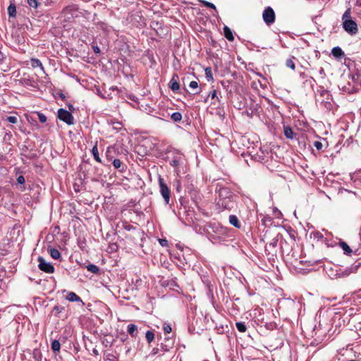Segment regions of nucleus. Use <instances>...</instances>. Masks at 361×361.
<instances>
[{
	"instance_id": "obj_1",
	"label": "nucleus",
	"mask_w": 361,
	"mask_h": 361,
	"mask_svg": "<svg viewBox=\"0 0 361 361\" xmlns=\"http://www.w3.org/2000/svg\"><path fill=\"white\" fill-rule=\"evenodd\" d=\"M81 14L79 7L76 4H70L63 8L61 11V18L63 20L67 23H73L76 18Z\"/></svg>"
},
{
	"instance_id": "obj_2",
	"label": "nucleus",
	"mask_w": 361,
	"mask_h": 361,
	"mask_svg": "<svg viewBox=\"0 0 361 361\" xmlns=\"http://www.w3.org/2000/svg\"><path fill=\"white\" fill-rule=\"evenodd\" d=\"M348 67L350 71V76L355 84H361V70L356 68L355 61L348 59Z\"/></svg>"
},
{
	"instance_id": "obj_3",
	"label": "nucleus",
	"mask_w": 361,
	"mask_h": 361,
	"mask_svg": "<svg viewBox=\"0 0 361 361\" xmlns=\"http://www.w3.org/2000/svg\"><path fill=\"white\" fill-rule=\"evenodd\" d=\"M158 181L160 193L163 197L164 202L166 204H169L171 197V190L166 183L164 179L161 176H159Z\"/></svg>"
},
{
	"instance_id": "obj_4",
	"label": "nucleus",
	"mask_w": 361,
	"mask_h": 361,
	"mask_svg": "<svg viewBox=\"0 0 361 361\" xmlns=\"http://www.w3.org/2000/svg\"><path fill=\"white\" fill-rule=\"evenodd\" d=\"M262 18L267 25H271L275 22L276 15L274 9L267 6L262 13Z\"/></svg>"
},
{
	"instance_id": "obj_5",
	"label": "nucleus",
	"mask_w": 361,
	"mask_h": 361,
	"mask_svg": "<svg viewBox=\"0 0 361 361\" xmlns=\"http://www.w3.org/2000/svg\"><path fill=\"white\" fill-rule=\"evenodd\" d=\"M58 118L68 125H73L74 123V118L72 114L64 109H59Z\"/></svg>"
},
{
	"instance_id": "obj_6",
	"label": "nucleus",
	"mask_w": 361,
	"mask_h": 361,
	"mask_svg": "<svg viewBox=\"0 0 361 361\" xmlns=\"http://www.w3.org/2000/svg\"><path fill=\"white\" fill-rule=\"evenodd\" d=\"M343 27L348 34L353 35L358 32L357 24L353 20H344Z\"/></svg>"
},
{
	"instance_id": "obj_7",
	"label": "nucleus",
	"mask_w": 361,
	"mask_h": 361,
	"mask_svg": "<svg viewBox=\"0 0 361 361\" xmlns=\"http://www.w3.org/2000/svg\"><path fill=\"white\" fill-rule=\"evenodd\" d=\"M37 260L39 262L38 267L41 271L47 274H52L54 272V266L51 263L47 262L42 257L39 256Z\"/></svg>"
},
{
	"instance_id": "obj_8",
	"label": "nucleus",
	"mask_w": 361,
	"mask_h": 361,
	"mask_svg": "<svg viewBox=\"0 0 361 361\" xmlns=\"http://www.w3.org/2000/svg\"><path fill=\"white\" fill-rule=\"evenodd\" d=\"M235 196H232L223 200H218L217 204L223 209L231 210L235 205Z\"/></svg>"
},
{
	"instance_id": "obj_9",
	"label": "nucleus",
	"mask_w": 361,
	"mask_h": 361,
	"mask_svg": "<svg viewBox=\"0 0 361 361\" xmlns=\"http://www.w3.org/2000/svg\"><path fill=\"white\" fill-rule=\"evenodd\" d=\"M360 264L356 265L355 267H351L349 268H346L344 270L340 269L336 273V276L338 278H345L348 276L352 273H355L359 267Z\"/></svg>"
},
{
	"instance_id": "obj_10",
	"label": "nucleus",
	"mask_w": 361,
	"mask_h": 361,
	"mask_svg": "<svg viewBox=\"0 0 361 361\" xmlns=\"http://www.w3.org/2000/svg\"><path fill=\"white\" fill-rule=\"evenodd\" d=\"M232 196H235V195L228 188L223 187L219 188L218 200H223Z\"/></svg>"
},
{
	"instance_id": "obj_11",
	"label": "nucleus",
	"mask_w": 361,
	"mask_h": 361,
	"mask_svg": "<svg viewBox=\"0 0 361 361\" xmlns=\"http://www.w3.org/2000/svg\"><path fill=\"white\" fill-rule=\"evenodd\" d=\"M183 155L178 152H175L173 157L170 161V164L174 167H178L183 163Z\"/></svg>"
},
{
	"instance_id": "obj_12",
	"label": "nucleus",
	"mask_w": 361,
	"mask_h": 361,
	"mask_svg": "<svg viewBox=\"0 0 361 361\" xmlns=\"http://www.w3.org/2000/svg\"><path fill=\"white\" fill-rule=\"evenodd\" d=\"M178 80V75L177 74H173L172 78L169 82V87L171 89L172 91L177 92L179 90L180 85Z\"/></svg>"
},
{
	"instance_id": "obj_13",
	"label": "nucleus",
	"mask_w": 361,
	"mask_h": 361,
	"mask_svg": "<svg viewBox=\"0 0 361 361\" xmlns=\"http://www.w3.org/2000/svg\"><path fill=\"white\" fill-rule=\"evenodd\" d=\"M66 298V300H68L70 302H82V300H81L80 297L78 296L74 292H68Z\"/></svg>"
},
{
	"instance_id": "obj_14",
	"label": "nucleus",
	"mask_w": 361,
	"mask_h": 361,
	"mask_svg": "<svg viewBox=\"0 0 361 361\" xmlns=\"http://www.w3.org/2000/svg\"><path fill=\"white\" fill-rule=\"evenodd\" d=\"M112 164L115 169H118L121 172L124 171L126 169V166L118 159H115Z\"/></svg>"
},
{
	"instance_id": "obj_15",
	"label": "nucleus",
	"mask_w": 361,
	"mask_h": 361,
	"mask_svg": "<svg viewBox=\"0 0 361 361\" xmlns=\"http://www.w3.org/2000/svg\"><path fill=\"white\" fill-rule=\"evenodd\" d=\"M127 331L132 338H136L137 336V327L135 324H130L127 327Z\"/></svg>"
},
{
	"instance_id": "obj_16",
	"label": "nucleus",
	"mask_w": 361,
	"mask_h": 361,
	"mask_svg": "<svg viewBox=\"0 0 361 361\" xmlns=\"http://www.w3.org/2000/svg\"><path fill=\"white\" fill-rule=\"evenodd\" d=\"M332 55L337 59L343 57L345 56L344 51L339 47H335L331 49Z\"/></svg>"
},
{
	"instance_id": "obj_17",
	"label": "nucleus",
	"mask_w": 361,
	"mask_h": 361,
	"mask_svg": "<svg viewBox=\"0 0 361 361\" xmlns=\"http://www.w3.org/2000/svg\"><path fill=\"white\" fill-rule=\"evenodd\" d=\"M229 223L237 228H240L241 226L238 218L235 215L232 214L229 216Z\"/></svg>"
},
{
	"instance_id": "obj_18",
	"label": "nucleus",
	"mask_w": 361,
	"mask_h": 361,
	"mask_svg": "<svg viewBox=\"0 0 361 361\" xmlns=\"http://www.w3.org/2000/svg\"><path fill=\"white\" fill-rule=\"evenodd\" d=\"M224 34L225 37L228 41L232 42L234 40V37H233V32L228 27L225 26L224 27Z\"/></svg>"
},
{
	"instance_id": "obj_19",
	"label": "nucleus",
	"mask_w": 361,
	"mask_h": 361,
	"mask_svg": "<svg viewBox=\"0 0 361 361\" xmlns=\"http://www.w3.org/2000/svg\"><path fill=\"white\" fill-rule=\"evenodd\" d=\"M30 64L32 68H36L39 67L41 68V70L44 71V68L42 62L38 59H35V58L31 59Z\"/></svg>"
},
{
	"instance_id": "obj_20",
	"label": "nucleus",
	"mask_w": 361,
	"mask_h": 361,
	"mask_svg": "<svg viewBox=\"0 0 361 361\" xmlns=\"http://www.w3.org/2000/svg\"><path fill=\"white\" fill-rule=\"evenodd\" d=\"M340 247L343 249L344 251V253L347 255H350L353 252L352 249L350 247V246L343 241L340 242L339 243Z\"/></svg>"
},
{
	"instance_id": "obj_21",
	"label": "nucleus",
	"mask_w": 361,
	"mask_h": 361,
	"mask_svg": "<svg viewBox=\"0 0 361 361\" xmlns=\"http://www.w3.org/2000/svg\"><path fill=\"white\" fill-rule=\"evenodd\" d=\"M284 135L288 139H293L294 133L292 128L289 126H284L283 128Z\"/></svg>"
},
{
	"instance_id": "obj_22",
	"label": "nucleus",
	"mask_w": 361,
	"mask_h": 361,
	"mask_svg": "<svg viewBox=\"0 0 361 361\" xmlns=\"http://www.w3.org/2000/svg\"><path fill=\"white\" fill-rule=\"evenodd\" d=\"M92 154L94 157V159L99 163H102V160L99 157V151H98V148H97V145L96 144L93 147H92Z\"/></svg>"
},
{
	"instance_id": "obj_23",
	"label": "nucleus",
	"mask_w": 361,
	"mask_h": 361,
	"mask_svg": "<svg viewBox=\"0 0 361 361\" xmlns=\"http://www.w3.org/2000/svg\"><path fill=\"white\" fill-rule=\"evenodd\" d=\"M65 310V307L60 305H55L53 307L52 313L57 317H60L59 314Z\"/></svg>"
},
{
	"instance_id": "obj_24",
	"label": "nucleus",
	"mask_w": 361,
	"mask_h": 361,
	"mask_svg": "<svg viewBox=\"0 0 361 361\" xmlns=\"http://www.w3.org/2000/svg\"><path fill=\"white\" fill-rule=\"evenodd\" d=\"M51 257L54 259H59L61 257L60 252L56 248H51L49 250Z\"/></svg>"
},
{
	"instance_id": "obj_25",
	"label": "nucleus",
	"mask_w": 361,
	"mask_h": 361,
	"mask_svg": "<svg viewBox=\"0 0 361 361\" xmlns=\"http://www.w3.org/2000/svg\"><path fill=\"white\" fill-rule=\"evenodd\" d=\"M145 338L147 342L149 344L155 338V334L152 331H147L145 334Z\"/></svg>"
},
{
	"instance_id": "obj_26",
	"label": "nucleus",
	"mask_w": 361,
	"mask_h": 361,
	"mask_svg": "<svg viewBox=\"0 0 361 361\" xmlns=\"http://www.w3.org/2000/svg\"><path fill=\"white\" fill-rule=\"evenodd\" d=\"M51 348L54 353H59L61 349V344L59 341L58 340L52 341Z\"/></svg>"
},
{
	"instance_id": "obj_27",
	"label": "nucleus",
	"mask_w": 361,
	"mask_h": 361,
	"mask_svg": "<svg viewBox=\"0 0 361 361\" xmlns=\"http://www.w3.org/2000/svg\"><path fill=\"white\" fill-rule=\"evenodd\" d=\"M121 227L122 228L127 231H130L135 229V228L133 225H131L126 221H123L121 222Z\"/></svg>"
},
{
	"instance_id": "obj_28",
	"label": "nucleus",
	"mask_w": 361,
	"mask_h": 361,
	"mask_svg": "<svg viewBox=\"0 0 361 361\" xmlns=\"http://www.w3.org/2000/svg\"><path fill=\"white\" fill-rule=\"evenodd\" d=\"M8 13L10 17H16V7L14 4H11L8 7Z\"/></svg>"
},
{
	"instance_id": "obj_29",
	"label": "nucleus",
	"mask_w": 361,
	"mask_h": 361,
	"mask_svg": "<svg viewBox=\"0 0 361 361\" xmlns=\"http://www.w3.org/2000/svg\"><path fill=\"white\" fill-rule=\"evenodd\" d=\"M86 268H87V271H89L91 273H93L95 274H99V267L93 264H88L86 267Z\"/></svg>"
},
{
	"instance_id": "obj_30",
	"label": "nucleus",
	"mask_w": 361,
	"mask_h": 361,
	"mask_svg": "<svg viewBox=\"0 0 361 361\" xmlns=\"http://www.w3.org/2000/svg\"><path fill=\"white\" fill-rule=\"evenodd\" d=\"M235 326H236V328L238 330V331H240L241 333H244L247 330L246 325L245 324L244 322H236Z\"/></svg>"
},
{
	"instance_id": "obj_31",
	"label": "nucleus",
	"mask_w": 361,
	"mask_h": 361,
	"mask_svg": "<svg viewBox=\"0 0 361 361\" xmlns=\"http://www.w3.org/2000/svg\"><path fill=\"white\" fill-rule=\"evenodd\" d=\"M352 20V18H351V8H348L344 12V13L343 14V16H342L343 22H344V20Z\"/></svg>"
},
{
	"instance_id": "obj_32",
	"label": "nucleus",
	"mask_w": 361,
	"mask_h": 361,
	"mask_svg": "<svg viewBox=\"0 0 361 361\" xmlns=\"http://www.w3.org/2000/svg\"><path fill=\"white\" fill-rule=\"evenodd\" d=\"M182 118V114L180 112H174L171 116V118L175 122L180 121Z\"/></svg>"
},
{
	"instance_id": "obj_33",
	"label": "nucleus",
	"mask_w": 361,
	"mask_h": 361,
	"mask_svg": "<svg viewBox=\"0 0 361 361\" xmlns=\"http://www.w3.org/2000/svg\"><path fill=\"white\" fill-rule=\"evenodd\" d=\"M203 6L207 8H212L214 10H216L215 5L212 3L207 1L205 0H198Z\"/></svg>"
},
{
	"instance_id": "obj_34",
	"label": "nucleus",
	"mask_w": 361,
	"mask_h": 361,
	"mask_svg": "<svg viewBox=\"0 0 361 361\" xmlns=\"http://www.w3.org/2000/svg\"><path fill=\"white\" fill-rule=\"evenodd\" d=\"M205 75L208 81L213 80V75L211 68L208 67L205 68Z\"/></svg>"
},
{
	"instance_id": "obj_35",
	"label": "nucleus",
	"mask_w": 361,
	"mask_h": 361,
	"mask_svg": "<svg viewBox=\"0 0 361 361\" xmlns=\"http://www.w3.org/2000/svg\"><path fill=\"white\" fill-rule=\"evenodd\" d=\"M25 178L23 176L20 175L19 176L18 178H17V183L21 185H23L21 187V190L22 191H24L25 190Z\"/></svg>"
},
{
	"instance_id": "obj_36",
	"label": "nucleus",
	"mask_w": 361,
	"mask_h": 361,
	"mask_svg": "<svg viewBox=\"0 0 361 361\" xmlns=\"http://www.w3.org/2000/svg\"><path fill=\"white\" fill-rule=\"evenodd\" d=\"M312 235H313L314 238H316L318 240H322L324 239L323 234L319 231H314L312 233Z\"/></svg>"
},
{
	"instance_id": "obj_37",
	"label": "nucleus",
	"mask_w": 361,
	"mask_h": 361,
	"mask_svg": "<svg viewBox=\"0 0 361 361\" xmlns=\"http://www.w3.org/2000/svg\"><path fill=\"white\" fill-rule=\"evenodd\" d=\"M37 114L39 121L42 123H44L47 122V116L44 114H42L41 112H37Z\"/></svg>"
},
{
	"instance_id": "obj_38",
	"label": "nucleus",
	"mask_w": 361,
	"mask_h": 361,
	"mask_svg": "<svg viewBox=\"0 0 361 361\" xmlns=\"http://www.w3.org/2000/svg\"><path fill=\"white\" fill-rule=\"evenodd\" d=\"M286 65L287 67L290 68L292 70H295V63L291 59H288L286 61Z\"/></svg>"
},
{
	"instance_id": "obj_39",
	"label": "nucleus",
	"mask_w": 361,
	"mask_h": 361,
	"mask_svg": "<svg viewBox=\"0 0 361 361\" xmlns=\"http://www.w3.org/2000/svg\"><path fill=\"white\" fill-rule=\"evenodd\" d=\"M27 2L30 7L36 8L38 6L37 0H27Z\"/></svg>"
},
{
	"instance_id": "obj_40",
	"label": "nucleus",
	"mask_w": 361,
	"mask_h": 361,
	"mask_svg": "<svg viewBox=\"0 0 361 361\" xmlns=\"http://www.w3.org/2000/svg\"><path fill=\"white\" fill-rule=\"evenodd\" d=\"M6 121L11 123H16L18 122V118L15 116H10L6 118Z\"/></svg>"
},
{
	"instance_id": "obj_41",
	"label": "nucleus",
	"mask_w": 361,
	"mask_h": 361,
	"mask_svg": "<svg viewBox=\"0 0 361 361\" xmlns=\"http://www.w3.org/2000/svg\"><path fill=\"white\" fill-rule=\"evenodd\" d=\"M163 330L166 334H169L172 331L171 326L168 324H164Z\"/></svg>"
},
{
	"instance_id": "obj_42",
	"label": "nucleus",
	"mask_w": 361,
	"mask_h": 361,
	"mask_svg": "<svg viewBox=\"0 0 361 361\" xmlns=\"http://www.w3.org/2000/svg\"><path fill=\"white\" fill-rule=\"evenodd\" d=\"M313 145L316 147V149H318V150H320V149H322L323 145L319 141H314Z\"/></svg>"
},
{
	"instance_id": "obj_43",
	"label": "nucleus",
	"mask_w": 361,
	"mask_h": 361,
	"mask_svg": "<svg viewBox=\"0 0 361 361\" xmlns=\"http://www.w3.org/2000/svg\"><path fill=\"white\" fill-rule=\"evenodd\" d=\"M189 87L192 89H197L198 83L197 81H191L189 84Z\"/></svg>"
},
{
	"instance_id": "obj_44",
	"label": "nucleus",
	"mask_w": 361,
	"mask_h": 361,
	"mask_svg": "<svg viewBox=\"0 0 361 361\" xmlns=\"http://www.w3.org/2000/svg\"><path fill=\"white\" fill-rule=\"evenodd\" d=\"M159 242L162 247L168 246V240L166 239H159Z\"/></svg>"
},
{
	"instance_id": "obj_45",
	"label": "nucleus",
	"mask_w": 361,
	"mask_h": 361,
	"mask_svg": "<svg viewBox=\"0 0 361 361\" xmlns=\"http://www.w3.org/2000/svg\"><path fill=\"white\" fill-rule=\"evenodd\" d=\"M92 49L94 50V52L95 54H99L100 53V49L98 46H92Z\"/></svg>"
},
{
	"instance_id": "obj_46",
	"label": "nucleus",
	"mask_w": 361,
	"mask_h": 361,
	"mask_svg": "<svg viewBox=\"0 0 361 361\" xmlns=\"http://www.w3.org/2000/svg\"><path fill=\"white\" fill-rule=\"evenodd\" d=\"M209 96H210L212 97V99H214L216 97V90H213L209 94Z\"/></svg>"
},
{
	"instance_id": "obj_47",
	"label": "nucleus",
	"mask_w": 361,
	"mask_h": 361,
	"mask_svg": "<svg viewBox=\"0 0 361 361\" xmlns=\"http://www.w3.org/2000/svg\"><path fill=\"white\" fill-rule=\"evenodd\" d=\"M4 59L3 54L0 51V61H2Z\"/></svg>"
},
{
	"instance_id": "obj_48",
	"label": "nucleus",
	"mask_w": 361,
	"mask_h": 361,
	"mask_svg": "<svg viewBox=\"0 0 361 361\" xmlns=\"http://www.w3.org/2000/svg\"><path fill=\"white\" fill-rule=\"evenodd\" d=\"M93 353L96 355H99L98 350L97 349L93 350Z\"/></svg>"
},
{
	"instance_id": "obj_49",
	"label": "nucleus",
	"mask_w": 361,
	"mask_h": 361,
	"mask_svg": "<svg viewBox=\"0 0 361 361\" xmlns=\"http://www.w3.org/2000/svg\"><path fill=\"white\" fill-rule=\"evenodd\" d=\"M68 107H69V109H70L71 111L72 109H74V108H73V105H71V104H70V105L68 106Z\"/></svg>"
},
{
	"instance_id": "obj_50",
	"label": "nucleus",
	"mask_w": 361,
	"mask_h": 361,
	"mask_svg": "<svg viewBox=\"0 0 361 361\" xmlns=\"http://www.w3.org/2000/svg\"><path fill=\"white\" fill-rule=\"evenodd\" d=\"M108 356L109 357H112V358H115V356L113 354H109Z\"/></svg>"
},
{
	"instance_id": "obj_51",
	"label": "nucleus",
	"mask_w": 361,
	"mask_h": 361,
	"mask_svg": "<svg viewBox=\"0 0 361 361\" xmlns=\"http://www.w3.org/2000/svg\"><path fill=\"white\" fill-rule=\"evenodd\" d=\"M108 359H109V360H112V357H108Z\"/></svg>"
}]
</instances>
